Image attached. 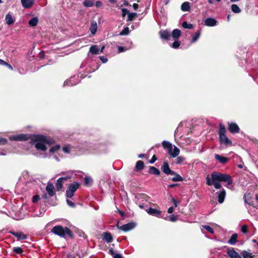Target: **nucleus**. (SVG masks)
Here are the masks:
<instances>
[{
	"instance_id": "f257e3e1",
	"label": "nucleus",
	"mask_w": 258,
	"mask_h": 258,
	"mask_svg": "<svg viewBox=\"0 0 258 258\" xmlns=\"http://www.w3.org/2000/svg\"><path fill=\"white\" fill-rule=\"evenodd\" d=\"M222 181H226V174L220 172L214 171L211 174V177H206V183L208 185H213L216 189L221 188Z\"/></svg>"
},
{
	"instance_id": "f03ea898",
	"label": "nucleus",
	"mask_w": 258,
	"mask_h": 258,
	"mask_svg": "<svg viewBox=\"0 0 258 258\" xmlns=\"http://www.w3.org/2000/svg\"><path fill=\"white\" fill-rule=\"evenodd\" d=\"M34 146L37 150L44 151L47 149V145L50 143L46 137L42 135L34 136L32 138Z\"/></svg>"
},
{
	"instance_id": "7ed1b4c3",
	"label": "nucleus",
	"mask_w": 258,
	"mask_h": 258,
	"mask_svg": "<svg viewBox=\"0 0 258 258\" xmlns=\"http://www.w3.org/2000/svg\"><path fill=\"white\" fill-rule=\"evenodd\" d=\"M162 144L163 147L165 149H167L168 154L172 157L175 158L179 154V149L175 145H172L170 142L163 141Z\"/></svg>"
},
{
	"instance_id": "20e7f679",
	"label": "nucleus",
	"mask_w": 258,
	"mask_h": 258,
	"mask_svg": "<svg viewBox=\"0 0 258 258\" xmlns=\"http://www.w3.org/2000/svg\"><path fill=\"white\" fill-rule=\"evenodd\" d=\"M51 232L55 235L60 237H64L66 235L72 236V231L67 227H63L62 226L57 225L53 227Z\"/></svg>"
},
{
	"instance_id": "39448f33",
	"label": "nucleus",
	"mask_w": 258,
	"mask_h": 258,
	"mask_svg": "<svg viewBox=\"0 0 258 258\" xmlns=\"http://www.w3.org/2000/svg\"><path fill=\"white\" fill-rule=\"evenodd\" d=\"M78 188V184L76 182L70 185L68 189L66 191V196L68 198H72Z\"/></svg>"
},
{
	"instance_id": "423d86ee",
	"label": "nucleus",
	"mask_w": 258,
	"mask_h": 258,
	"mask_svg": "<svg viewBox=\"0 0 258 258\" xmlns=\"http://www.w3.org/2000/svg\"><path fill=\"white\" fill-rule=\"evenodd\" d=\"M226 131L225 126L223 124L220 125V130L219 132V139L221 144L226 145Z\"/></svg>"
},
{
	"instance_id": "0eeeda50",
	"label": "nucleus",
	"mask_w": 258,
	"mask_h": 258,
	"mask_svg": "<svg viewBox=\"0 0 258 258\" xmlns=\"http://www.w3.org/2000/svg\"><path fill=\"white\" fill-rule=\"evenodd\" d=\"M116 226L118 229L122 231L127 232L134 229L136 226V224L134 222H131L126 224H124L121 226H119L118 224H117Z\"/></svg>"
},
{
	"instance_id": "6e6552de",
	"label": "nucleus",
	"mask_w": 258,
	"mask_h": 258,
	"mask_svg": "<svg viewBox=\"0 0 258 258\" xmlns=\"http://www.w3.org/2000/svg\"><path fill=\"white\" fill-rule=\"evenodd\" d=\"M80 81L78 76H74L70 78L69 80L64 82V86H73L78 84Z\"/></svg>"
},
{
	"instance_id": "1a4fd4ad",
	"label": "nucleus",
	"mask_w": 258,
	"mask_h": 258,
	"mask_svg": "<svg viewBox=\"0 0 258 258\" xmlns=\"http://www.w3.org/2000/svg\"><path fill=\"white\" fill-rule=\"evenodd\" d=\"M10 139L12 141H23L28 139V137L26 134H19L10 137Z\"/></svg>"
},
{
	"instance_id": "9d476101",
	"label": "nucleus",
	"mask_w": 258,
	"mask_h": 258,
	"mask_svg": "<svg viewBox=\"0 0 258 258\" xmlns=\"http://www.w3.org/2000/svg\"><path fill=\"white\" fill-rule=\"evenodd\" d=\"M228 130L232 134H236L239 132L240 128L235 123H228Z\"/></svg>"
},
{
	"instance_id": "9b49d317",
	"label": "nucleus",
	"mask_w": 258,
	"mask_h": 258,
	"mask_svg": "<svg viewBox=\"0 0 258 258\" xmlns=\"http://www.w3.org/2000/svg\"><path fill=\"white\" fill-rule=\"evenodd\" d=\"M161 170L164 173L167 175L174 174V171L171 170L170 169L168 164L166 162H164L163 165L161 166Z\"/></svg>"
},
{
	"instance_id": "f8f14e48",
	"label": "nucleus",
	"mask_w": 258,
	"mask_h": 258,
	"mask_svg": "<svg viewBox=\"0 0 258 258\" xmlns=\"http://www.w3.org/2000/svg\"><path fill=\"white\" fill-rule=\"evenodd\" d=\"M146 212L151 215L156 216L157 217H160L161 214V211L152 208H149L146 210Z\"/></svg>"
},
{
	"instance_id": "ddd939ff",
	"label": "nucleus",
	"mask_w": 258,
	"mask_h": 258,
	"mask_svg": "<svg viewBox=\"0 0 258 258\" xmlns=\"http://www.w3.org/2000/svg\"><path fill=\"white\" fill-rule=\"evenodd\" d=\"M10 233L16 237L19 240H24L27 238L26 235L22 232H15L13 231H10Z\"/></svg>"
},
{
	"instance_id": "4468645a",
	"label": "nucleus",
	"mask_w": 258,
	"mask_h": 258,
	"mask_svg": "<svg viewBox=\"0 0 258 258\" xmlns=\"http://www.w3.org/2000/svg\"><path fill=\"white\" fill-rule=\"evenodd\" d=\"M227 253L231 258H241V256L233 248H227Z\"/></svg>"
},
{
	"instance_id": "2eb2a0df",
	"label": "nucleus",
	"mask_w": 258,
	"mask_h": 258,
	"mask_svg": "<svg viewBox=\"0 0 258 258\" xmlns=\"http://www.w3.org/2000/svg\"><path fill=\"white\" fill-rule=\"evenodd\" d=\"M205 25L209 27H213L216 26L217 21L214 18H208L205 21Z\"/></svg>"
},
{
	"instance_id": "dca6fc26",
	"label": "nucleus",
	"mask_w": 258,
	"mask_h": 258,
	"mask_svg": "<svg viewBox=\"0 0 258 258\" xmlns=\"http://www.w3.org/2000/svg\"><path fill=\"white\" fill-rule=\"evenodd\" d=\"M21 2L23 8L29 9L33 6L34 0H21Z\"/></svg>"
},
{
	"instance_id": "f3484780",
	"label": "nucleus",
	"mask_w": 258,
	"mask_h": 258,
	"mask_svg": "<svg viewBox=\"0 0 258 258\" xmlns=\"http://www.w3.org/2000/svg\"><path fill=\"white\" fill-rule=\"evenodd\" d=\"M46 190L49 196L52 197L54 195V188L53 185L51 183H48L46 187Z\"/></svg>"
},
{
	"instance_id": "a211bd4d",
	"label": "nucleus",
	"mask_w": 258,
	"mask_h": 258,
	"mask_svg": "<svg viewBox=\"0 0 258 258\" xmlns=\"http://www.w3.org/2000/svg\"><path fill=\"white\" fill-rule=\"evenodd\" d=\"M244 200L246 204L254 207V202L252 201L251 195L250 194L245 195Z\"/></svg>"
},
{
	"instance_id": "6ab92c4d",
	"label": "nucleus",
	"mask_w": 258,
	"mask_h": 258,
	"mask_svg": "<svg viewBox=\"0 0 258 258\" xmlns=\"http://www.w3.org/2000/svg\"><path fill=\"white\" fill-rule=\"evenodd\" d=\"M68 177H60L58 178L56 182L55 186L57 190H59L62 187V182L64 180H66Z\"/></svg>"
},
{
	"instance_id": "aec40b11",
	"label": "nucleus",
	"mask_w": 258,
	"mask_h": 258,
	"mask_svg": "<svg viewBox=\"0 0 258 258\" xmlns=\"http://www.w3.org/2000/svg\"><path fill=\"white\" fill-rule=\"evenodd\" d=\"M160 37L162 39L168 40L171 37L169 32L167 30H162L159 32Z\"/></svg>"
},
{
	"instance_id": "412c9836",
	"label": "nucleus",
	"mask_w": 258,
	"mask_h": 258,
	"mask_svg": "<svg viewBox=\"0 0 258 258\" xmlns=\"http://www.w3.org/2000/svg\"><path fill=\"white\" fill-rule=\"evenodd\" d=\"M170 35L172 37L173 39H177L181 35V31L179 29H175L172 31V33H171V35Z\"/></svg>"
},
{
	"instance_id": "4be33fe9",
	"label": "nucleus",
	"mask_w": 258,
	"mask_h": 258,
	"mask_svg": "<svg viewBox=\"0 0 258 258\" xmlns=\"http://www.w3.org/2000/svg\"><path fill=\"white\" fill-rule=\"evenodd\" d=\"M97 30V24L96 21H92L91 23L90 30L92 35H94Z\"/></svg>"
},
{
	"instance_id": "5701e85b",
	"label": "nucleus",
	"mask_w": 258,
	"mask_h": 258,
	"mask_svg": "<svg viewBox=\"0 0 258 258\" xmlns=\"http://www.w3.org/2000/svg\"><path fill=\"white\" fill-rule=\"evenodd\" d=\"M103 238L104 239L107 243H110L112 241V236L110 233L104 232L102 234Z\"/></svg>"
},
{
	"instance_id": "b1692460",
	"label": "nucleus",
	"mask_w": 258,
	"mask_h": 258,
	"mask_svg": "<svg viewBox=\"0 0 258 258\" xmlns=\"http://www.w3.org/2000/svg\"><path fill=\"white\" fill-rule=\"evenodd\" d=\"M5 20L6 24L9 25L13 24L15 22L14 19L12 17V16L10 13H8L6 15Z\"/></svg>"
},
{
	"instance_id": "393cba45",
	"label": "nucleus",
	"mask_w": 258,
	"mask_h": 258,
	"mask_svg": "<svg viewBox=\"0 0 258 258\" xmlns=\"http://www.w3.org/2000/svg\"><path fill=\"white\" fill-rule=\"evenodd\" d=\"M89 52L93 54H97L99 53V49L97 45H91L89 49Z\"/></svg>"
},
{
	"instance_id": "a878e982",
	"label": "nucleus",
	"mask_w": 258,
	"mask_h": 258,
	"mask_svg": "<svg viewBox=\"0 0 258 258\" xmlns=\"http://www.w3.org/2000/svg\"><path fill=\"white\" fill-rule=\"evenodd\" d=\"M237 233L232 234L230 239L228 240V243L231 245H234L237 242Z\"/></svg>"
},
{
	"instance_id": "bb28decb",
	"label": "nucleus",
	"mask_w": 258,
	"mask_h": 258,
	"mask_svg": "<svg viewBox=\"0 0 258 258\" xmlns=\"http://www.w3.org/2000/svg\"><path fill=\"white\" fill-rule=\"evenodd\" d=\"M170 175H174V176L171 178L173 181H182L183 180V178L179 174L175 172L174 174H171Z\"/></svg>"
},
{
	"instance_id": "cd10ccee",
	"label": "nucleus",
	"mask_w": 258,
	"mask_h": 258,
	"mask_svg": "<svg viewBox=\"0 0 258 258\" xmlns=\"http://www.w3.org/2000/svg\"><path fill=\"white\" fill-rule=\"evenodd\" d=\"M149 172L150 174L155 175H159L160 174V171L158 169L153 166H150L149 170Z\"/></svg>"
},
{
	"instance_id": "c85d7f7f",
	"label": "nucleus",
	"mask_w": 258,
	"mask_h": 258,
	"mask_svg": "<svg viewBox=\"0 0 258 258\" xmlns=\"http://www.w3.org/2000/svg\"><path fill=\"white\" fill-rule=\"evenodd\" d=\"M147 198H148V197L145 194H139L136 196L137 202H139L147 201Z\"/></svg>"
},
{
	"instance_id": "c756f323",
	"label": "nucleus",
	"mask_w": 258,
	"mask_h": 258,
	"mask_svg": "<svg viewBox=\"0 0 258 258\" xmlns=\"http://www.w3.org/2000/svg\"><path fill=\"white\" fill-rule=\"evenodd\" d=\"M38 22V19L37 17H34L30 19L29 21V25L31 27L36 26Z\"/></svg>"
},
{
	"instance_id": "7c9ffc66",
	"label": "nucleus",
	"mask_w": 258,
	"mask_h": 258,
	"mask_svg": "<svg viewBox=\"0 0 258 258\" xmlns=\"http://www.w3.org/2000/svg\"><path fill=\"white\" fill-rule=\"evenodd\" d=\"M243 258H254V255H252L249 251L243 250L241 252Z\"/></svg>"
},
{
	"instance_id": "2f4dec72",
	"label": "nucleus",
	"mask_w": 258,
	"mask_h": 258,
	"mask_svg": "<svg viewBox=\"0 0 258 258\" xmlns=\"http://www.w3.org/2000/svg\"><path fill=\"white\" fill-rule=\"evenodd\" d=\"M215 158L220 163H222V164L226 163V157L221 156L218 154H215Z\"/></svg>"
},
{
	"instance_id": "473e14b6",
	"label": "nucleus",
	"mask_w": 258,
	"mask_h": 258,
	"mask_svg": "<svg viewBox=\"0 0 258 258\" xmlns=\"http://www.w3.org/2000/svg\"><path fill=\"white\" fill-rule=\"evenodd\" d=\"M181 9L184 12L188 11L190 9L189 3L188 2L183 3L181 6Z\"/></svg>"
},
{
	"instance_id": "72a5a7b5",
	"label": "nucleus",
	"mask_w": 258,
	"mask_h": 258,
	"mask_svg": "<svg viewBox=\"0 0 258 258\" xmlns=\"http://www.w3.org/2000/svg\"><path fill=\"white\" fill-rule=\"evenodd\" d=\"M144 167V164L142 161H138L137 162L136 164V168L137 170H141Z\"/></svg>"
},
{
	"instance_id": "f704fd0d",
	"label": "nucleus",
	"mask_w": 258,
	"mask_h": 258,
	"mask_svg": "<svg viewBox=\"0 0 258 258\" xmlns=\"http://www.w3.org/2000/svg\"><path fill=\"white\" fill-rule=\"evenodd\" d=\"M60 147V146L58 145L53 146L50 149L49 152L52 154L56 153L59 150Z\"/></svg>"
},
{
	"instance_id": "c9c22d12",
	"label": "nucleus",
	"mask_w": 258,
	"mask_h": 258,
	"mask_svg": "<svg viewBox=\"0 0 258 258\" xmlns=\"http://www.w3.org/2000/svg\"><path fill=\"white\" fill-rule=\"evenodd\" d=\"M225 191H222L218 196V202L219 203H222L224 200Z\"/></svg>"
},
{
	"instance_id": "e433bc0d",
	"label": "nucleus",
	"mask_w": 258,
	"mask_h": 258,
	"mask_svg": "<svg viewBox=\"0 0 258 258\" xmlns=\"http://www.w3.org/2000/svg\"><path fill=\"white\" fill-rule=\"evenodd\" d=\"M232 11L235 13H239L241 12L240 9L238 6L235 4H233L231 6Z\"/></svg>"
},
{
	"instance_id": "4c0bfd02",
	"label": "nucleus",
	"mask_w": 258,
	"mask_h": 258,
	"mask_svg": "<svg viewBox=\"0 0 258 258\" xmlns=\"http://www.w3.org/2000/svg\"><path fill=\"white\" fill-rule=\"evenodd\" d=\"M182 26L185 29H192L193 25L191 24L188 23L187 22L184 21L182 23Z\"/></svg>"
},
{
	"instance_id": "58836bf2",
	"label": "nucleus",
	"mask_w": 258,
	"mask_h": 258,
	"mask_svg": "<svg viewBox=\"0 0 258 258\" xmlns=\"http://www.w3.org/2000/svg\"><path fill=\"white\" fill-rule=\"evenodd\" d=\"M137 16V14L136 13H128L127 21H132L134 19V18Z\"/></svg>"
},
{
	"instance_id": "ea45409f",
	"label": "nucleus",
	"mask_w": 258,
	"mask_h": 258,
	"mask_svg": "<svg viewBox=\"0 0 258 258\" xmlns=\"http://www.w3.org/2000/svg\"><path fill=\"white\" fill-rule=\"evenodd\" d=\"M83 5L84 6L86 7H91L93 6V2L91 1L85 0L83 2Z\"/></svg>"
},
{
	"instance_id": "a19ab883",
	"label": "nucleus",
	"mask_w": 258,
	"mask_h": 258,
	"mask_svg": "<svg viewBox=\"0 0 258 258\" xmlns=\"http://www.w3.org/2000/svg\"><path fill=\"white\" fill-rule=\"evenodd\" d=\"M200 36V32H196L192 36L191 42H195L199 39Z\"/></svg>"
},
{
	"instance_id": "79ce46f5",
	"label": "nucleus",
	"mask_w": 258,
	"mask_h": 258,
	"mask_svg": "<svg viewBox=\"0 0 258 258\" xmlns=\"http://www.w3.org/2000/svg\"><path fill=\"white\" fill-rule=\"evenodd\" d=\"M202 228L207 231H208L210 233H214V230L212 228L208 225H203Z\"/></svg>"
},
{
	"instance_id": "37998d69",
	"label": "nucleus",
	"mask_w": 258,
	"mask_h": 258,
	"mask_svg": "<svg viewBox=\"0 0 258 258\" xmlns=\"http://www.w3.org/2000/svg\"><path fill=\"white\" fill-rule=\"evenodd\" d=\"M180 42L178 40H175L171 45V47L173 48H177L180 45Z\"/></svg>"
},
{
	"instance_id": "c03bdc74",
	"label": "nucleus",
	"mask_w": 258,
	"mask_h": 258,
	"mask_svg": "<svg viewBox=\"0 0 258 258\" xmlns=\"http://www.w3.org/2000/svg\"><path fill=\"white\" fill-rule=\"evenodd\" d=\"M130 33V30L128 27L124 28L123 30L120 33V35H126Z\"/></svg>"
},
{
	"instance_id": "a18cd8bd",
	"label": "nucleus",
	"mask_w": 258,
	"mask_h": 258,
	"mask_svg": "<svg viewBox=\"0 0 258 258\" xmlns=\"http://www.w3.org/2000/svg\"><path fill=\"white\" fill-rule=\"evenodd\" d=\"M13 251L17 253L21 254L23 252V249L20 247H15L13 248Z\"/></svg>"
},
{
	"instance_id": "49530a36",
	"label": "nucleus",
	"mask_w": 258,
	"mask_h": 258,
	"mask_svg": "<svg viewBox=\"0 0 258 258\" xmlns=\"http://www.w3.org/2000/svg\"><path fill=\"white\" fill-rule=\"evenodd\" d=\"M185 160V158L182 156H179L176 159V163L179 164Z\"/></svg>"
},
{
	"instance_id": "de8ad7c7",
	"label": "nucleus",
	"mask_w": 258,
	"mask_h": 258,
	"mask_svg": "<svg viewBox=\"0 0 258 258\" xmlns=\"http://www.w3.org/2000/svg\"><path fill=\"white\" fill-rule=\"evenodd\" d=\"M241 231L244 233H247L248 232V227L247 225H243L242 226L241 228Z\"/></svg>"
},
{
	"instance_id": "09e8293b",
	"label": "nucleus",
	"mask_w": 258,
	"mask_h": 258,
	"mask_svg": "<svg viewBox=\"0 0 258 258\" xmlns=\"http://www.w3.org/2000/svg\"><path fill=\"white\" fill-rule=\"evenodd\" d=\"M233 180L230 175L227 174V185L228 184H232Z\"/></svg>"
},
{
	"instance_id": "8fccbe9b",
	"label": "nucleus",
	"mask_w": 258,
	"mask_h": 258,
	"mask_svg": "<svg viewBox=\"0 0 258 258\" xmlns=\"http://www.w3.org/2000/svg\"><path fill=\"white\" fill-rule=\"evenodd\" d=\"M92 181V179L90 177H85V183L86 185L89 184Z\"/></svg>"
},
{
	"instance_id": "3c124183",
	"label": "nucleus",
	"mask_w": 258,
	"mask_h": 258,
	"mask_svg": "<svg viewBox=\"0 0 258 258\" xmlns=\"http://www.w3.org/2000/svg\"><path fill=\"white\" fill-rule=\"evenodd\" d=\"M40 200V197L38 195H35L33 197L32 202L34 203H37Z\"/></svg>"
},
{
	"instance_id": "603ef678",
	"label": "nucleus",
	"mask_w": 258,
	"mask_h": 258,
	"mask_svg": "<svg viewBox=\"0 0 258 258\" xmlns=\"http://www.w3.org/2000/svg\"><path fill=\"white\" fill-rule=\"evenodd\" d=\"M129 11L127 9L123 8L122 9V16L124 17L126 14H128Z\"/></svg>"
},
{
	"instance_id": "864d4df0",
	"label": "nucleus",
	"mask_w": 258,
	"mask_h": 258,
	"mask_svg": "<svg viewBox=\"0 0 258 258\" xmlns=\"http://www.w3.org/2000/svg\"><path fill=\"white\" fill-rule=\"evenodd\" d=\"M169 219L170 221L175 222L177 220V218L176 216L172 215L169 217Z\"/></svg>"
},
{
	"instance_id": "5fc2aeb1",
	"label": "nucleus",
	"mask_w": 258,
	"mask_h": 258,
	"mask_svg": "<svg viewBox=\"0 0 258 258\" xmlns=\"http://www.w3.org/2000/svg\"><path fill=\"white\" fill-rule=\"evenodd\" d=\"M62 151L65 153H69L70 152V149L69 147H68V146H64V147H63L62 148Z\"/></svg>"
},
{
	"instance_id": "6e6d98bb",
	"label": "nucleus",
	"mask_w": 258,
	"mask_h": 258,
	"mask_svg": "<svg viewBox=\"0 0 258 258\" xmlns=\"http://www.w3.org/2000/svg\"><path fill=\"white\" fill-rule=\"evenodd\" d=\"M126 50H127V49L123 46H118V53L123 52Z\"/></svg>"
},
{
	"instance_id": "4d7b16f0",
	"label": "nucleus",
	"mask_w": 258,
	"mask_h": 258,
	"mask_svg": "<svg viewBox=\"0 0 258 258\" xmlns=\"http://www.w3.org/2000/svg\"><path fill=\"white\" fill-rule=\"evenodd\" d=\"M227 188H228L231 190H234L235 189L234 184H228V185H227Z\"/></svg>"
},
{
	"instance_id": "13d9d810",
	"label": "nucleus",
	"mask_w": 258,
	"mask_h": 258,
	"mask_svg": "<svg viewBox=\"0 0 258 258\" xmlns=\"http://www.w3.org/2000/svg\"><path fill=\"white\" fill-rule=\"evenodd\" d=\"M7 140L6 139L0 138V145H3L7 143Z\"/></svg>"
},
{
	"instance_id": "bf43d9fd",
	"label": "nucleus",
	"mask_w": 258,
	"mask_h": 258,
	"mask_svg": "<svg viewBox=\"0 0 258 258\" xmlns=\"http://www.w3.org/2000/svg\"><path fill=\"white\" fill-rule=\"evenodd\" d=\"M67 202L70 207H74L75 206V204L71 201L67 200Z\"/></svg>"
},
{
	"instance_id": "052dcab7",
	"label": "nucleus",
	"mask_w": 258,
	"mask_h": 258,
	"mask_svg": "<svg viewBox=\"0 0 258 258\" xmlns=\"http://www.w3.org/2000/svg\"><path fill=\"white\" fill-rule=\"evenodd\" d=\"M172 201L175 207H177L179 202L177 200H176L174 198L172 199Z\"/></svg>"
},
{
	"instance_id": "680f3d73",
	"label": "nucleus",
	"mask_w": 258,
	"mask_h": 258,
	"mask_svg": "<svg viewBox=\"0 0 258 258\" xmlns=\"http://www.w3.org/2000/svg\"><path fill=\"white\" fill-rule=\"evenodd\" d=\"M100 59L101 60L103 63H106L108 61V59L106 57H104L103 56H100Z\"/></svg>"
},
{
	"instance_id": "e2e57ef3",
	"label": "nucleus",
	"mask_w": 258,
	"mask_h": 258,
	"mask_svg": "<svg viewBox=\"0 0 258 258\" xmlns=\"http://www.w3.org/2000/svg\"><path fill=\"white\" fill-rule=\"evenodd\" d=\"M156 160H157V158H156V156L155 155H153V156L152 157V159L150 161V163L152 164L154 162H155V161H156Z\"/></svg>"
},
{
	"instance_id": "0e129e2a",
	"label": "nucleus",
	"mask_w": 258,
	"mask_h": 258,
	"mask_svg": "<svg viewBox=\"0 0 258 258\" xmlns=\"http://www.w3.org/2000/svg\"><path fill=\"white\" fill-rule=\"evenodd\" d=\"M102 3H101V2H100V1H98V2H97L96 3V5H95V6H96V7L97 8H99V7H100L101 6H102Z\"/></svg>"
},
{
	"instance_id": "69168bd1",
	"label": "nucleus",
	"mask_w": 258,
	"mask_h": 258,
	"mask_svg": "<svg viewBox=\"0 0 258 258\" xmlns=\"http://www.w3.org/2000/svg\"><path fill=\"white\" fill-rule=\"evenodd\" d=\"M178 185H179V184H178V183L171 184L168 185V187L169 188H173L176 186H178Z\"/></svg>"
},
{
	"instance_id": "338daca9",
	"label": "nucleus",
	"mask_w": 258,
	"mask_h": 258,
	"mask_svg": "<svg viewBox=\"0 0 258 258\" xmlns=\"http://www.w3.org/2000/svg\"><path fill=\"white\" fill-rule=\"evenodd\" d=\"M167 212L169 214L172 213L173 212V208L172 207H171L169 208L168 209Z\"/></svg>"
},
{
	"instance_id": "774afa93",
	"label": "nucleus",
	"mask_w": 258,
	"mask_h": 258,
	"mask_svg": "<svg viewBox=\"0 0 258 258\" xmlns=\"http://www.w3.org/2000/svg\"><path fill=\"white\" fill-rule=\"evenodd\" d=\"M113 258H122V256L120 254H114Z\"/></svg>"
}]
</instances>
